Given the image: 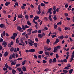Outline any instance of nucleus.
Wrapping results in <instances>:
<instances>
[{
	"label": "nucleus",
	"mask_w": 74,
	"mask_h": 74,
	"mask_svg": "<svg viewBox=\"0 0 74 74\" xmlns=\"http://www.w3.org/2000/svg\"><path fill=\"white\" fill-rule=\"evenodd\" d=\"M28 42H29V44L30 45V46H33L34 44H33L34 43V41H32L30 39H29L28 40Z\"/></svg>",
	"instance_id": "1"
},
{
	"label": "nucleus",
	"mask_w": 74,
	"mask_h": 74,
	"mask_svg": "<svg viewBox=\"0 0 74 74\" xmlns=\"http://www.w3.org/2000/svg\"><path fill=\"white\" fill-rule=\"evenodd\" d=\"M17 36V34L16 33H14L13 34V36L11 37L10 38L11 39H13V40H15V37Z\"/></svg>",
	"instance_id": "2"
},
{
	"label": "nucleus",
	"mask_w": 74,
	"mask_h": 74,
	"mask_svg": "<svg viewBox=\"0 0 74 74\" xmlns=\"http://www.w3.org/2000/svg\"><path fill=\"white\" fill-rule=\"evenodd\" d=\"M7 43L5 41H3L2 43V45H4V47H7Z\"/></svg>",
	"instance_id": "3"
},
{
	"label": "nucleus",
	"mask_w": 74,
	"mask_h": 74,
	"mask_svg": "<svg viewBox=\"0 0 74 74\" xmlns=\"http://www.w3.org/2000/svg\"><path fill=\"white\" fill-rule=\"evenodd\" d=\"M47 13H49L50 14H52V8L49 9Z\"/></svg>",
	"instance_id": "4"
},
{
	"label": "nucleus",
	"mask_w": 74,
	"mask_h": 74,
	"mask_svg": "<svg viewBox=\"0 0 74 74\" xmlns=\"http://www.w3.org/2000/svg\"><path fill=\"white\" fill-rule=\"evenodd\" d=\"M38 19H40L39 17H38V16H36L33 19H34V20H37Z\"/></svg>",
	"instance_id": "5"
},
{
	"label": "nucleus",
	"mask_w": 74,
	"mask_h": 74,
	"mask_svg": "<svg viewBox=\"0 0 74 74\" xmlns=\"http://www.w3.org/2000/svg\"><path fill=\"white\" fill-rule=\"evenodd\" d=\"M60 41V40H59V39L58 38L56 39V41L55 42V44H57V43H58Z\"/></svg>",
	"instance_id": "6"
},
{
	"label": "nucleus",
	"mask_w": 74,
	"mask_h": 74,
	"mask_svg": "<svg viewBox=\"0 0 74 74\" xmlns=\"http://www.w3.org/2000/svg\"><path fill=\"white\" fill-rule=\"evenodd\" d=\"M23 15L22 14H19L18 15L17 17L18 18H22Z\"/></svg>",
	"instance_id": "7"
},
{
	"label": "nucleus",
	"mask_w": 74,
	"mask_h": 74,
	"mask_svg": "<svg viewBox=\"0 0 74 74\" xmlns=\"http://www.w3.org/2000/svg\"><path fill=\"white\" fill-rule=\"evenodd\" d=\"M35 51H36V50L35 49H31L29 50V52H35Z\"/></svg>",
	"instance_id": "8"
},
{
	"label": "nucleus",
	"mask_w": 74,
	"mask_h": 74,
	"mask_svg": "<svg viewBox=\"0 0 74 74\" xmlns=\"http://www.w3.org/2000/svg\"><path fill=\"white\" fill-rule=\"evenodd\" d=\"M8 52H7V51H6L4 53V56L5 57H7L8 55Z\"/></svg>",
	"instance_id": "9"
},
{
	"label": "nucleus",
	"mask_w": 74,
	"mask_h": 74,
	"mask_svg": "<svg viewBox=\"0 0 74 74\" xmlns=\"http://www.w3.org/2000/svg\"><path fill=\"white\" fill-rule=\"evenodd\" d=\"M58 52V49H57V47H56L54 48L53 52Z\"/></svg>",
	"instance_id": "10"
},
{
	"label": "nucleus",
	"mask_w": 74,
	"mask_h": 74,
	"mask_svg": "<svg viewBox=\"0 0 74 74\" xmlns=\"http://www.w3.org/2000/svg\"><path fill=\"white\" fill-rule=\"evenodd\" d=\"M0 26L1 28H3V27H4L5 26V25L3 24H1L0 25Z\"/></svg>",
	"instance_id": "11"
},
{
	"label": "nucleus",
	"mask_w": 74,
	"mask_h": 74,
	"mask_svg": "<svg viewBox=\"0 0 74 74\" xmlns=\"http://www.w3.org/2000/svg\"><path fill=\"white\" fill-rule=\"evenodd\" d=\"M5 4L6 6H8V5H10V2L7 1Z\"/></svg>",
	"instance_id": "12"
},
{
	"label": "nucleus",
	"mask_w": 74,
	"mask_h": 74,
	"mask_svg": "<svg viewBox=\"0 0 74 74\" xmlns=\"http://www.w3.org/2000/svg\"><path fill=\"white\" fill-rule=\"evenodd\" d=\"M38 37L39 38H42L41 34H38Z\"/></svg>",
	"instance_id": "13"
},
{
	"label": "nucleus",
	"mask_w": 74,
	"mask_h": 74,
	"mask_svg": "<svg viewBox=\"0 0 74 74\" xmlns=\"http://www.w3.org/2000/svg\"><path fill=\"white\" fill-rule=\"evenodd\" d=\"M27 24L29 26H30V25H32V23L30 22V21H28L27 22Z\"/></svg>",
	"instance_id": "14"
},
{
	"label": "nucleus",
	"mask_w": 74,
	"mask_h": 74,
	"mask_svg": "<svg viewBox=\"0 0 74 74\" xmlns=\"http://www.w3.org/2000/svg\"><path fill=\"white\" fill-rule=\"evenodd\" d=\"M52 62L53 63H55L56 62V58H54L53 59V61Z\"/></svg>",
	"instance_id": "15"
},
{
	"label": "nucleus",
	"mask_w": 74,
	"mask_h": 74,
	"mask_svg": "<svg viewBox=\"0 0 74 74\" xmlns=\"http://www.w3.org/2000/svg\"><path fill=\"white\" fill-rule=\"evenodd\" d=\"M45 55H48L49 56L50 55H49V52L47 51L45 53Z\"/></svg>",
	"instance_id": "16"
},
{
	"label": "nucleus",
	"mask_w": 74,
	"mask_h": 74,
	"mask_svg": "<svg viewBox=\"0 0 74 74\" xmlns=\"http://www.w3.org/2000/svg\"><path fill=\"white\" fill-rule=\"evenodd\" d=\"M53 19L54 21H56V19H57V17H56V15H53Z\"/></svg>",
	"instance_id": "17"
},
{
	"label": "nucleus",
	"mask_w": 74,
	"mask_h": 74,
	"mask_svg": "<svg viewBox=\"0 0 74 74\" xmlns=\"http://www.w3.org/2000/svg\"><path fill=\"white\" fill-rule=\"evenodd\" d=\"M73 70L72 69L68 70V71H69V74H71V73H72L73 71Z\"/></svg>",
	"instance_id": "18"
},
{
	"label": "nucleus",
	"mask_w": 74,
	"mask_h": 74,
	"mask_svg": "<svg viewBox=\"0 0 74 74\" xmlns=\"http://www.w3.org/2000/svg\"><path fill=\"white\" fill-rule=\"evenodd\" d=\"M22 70L24 71H26V67L25 66H23L22 68Z\"/></svg>",
	"instance_id": "19"
},
{
	"label": "nucleus",
	"mask_w": 74,
	"mask_h": 74,
	"mask_svg": "<svg viewBox=\"0 0 74 74\" xmlns=\"http://www.w3.org/2000/svg\"><path fill=\"white\" fill-rule=\"evenodd\" d=\"M18 30H19V31H21V30H22V28L20 26H18L17 27Z\"/></svg>",
	"instance_id": "20"
},
{
	"label": "nucleus",
	"mask_w": 74,
	"mask_h": 74,
	"mask_svg": "<svg viewBox=\"0 0 74 74\" xmlns=\"http://www.w3.org/2000/svg\"><path fill=\"white\" fill-rule=\"evenodd\" d=\"M16 71L14 69H13L12 70V73L13 74H15L16 73Z\"/></svg>",
	"instance_id": "21"
},
{
	"label": "nucleus",
	"mask_w": 74,
	"mask_h": 74,
	"mask_svg": "<svg viewBox=\"0 0 74 74\" xmlns=\"http://www.w3.org/2000/svg\"><path fill=\"white\" fill-rule=\"evenodd\" d=\"M32 29L29 28L27 30V32H31V31H32Z\"/></svg>",
	"instance_id": "22"
},
{
	"label": "nucleus",
	"mask_w": 74,
	"mask_h": 74,
	"mask_svg": "<svg viewBox=\"0 0 74 74\" xmlns=\"http://www.w3.org/2000/svg\"><path fill=\"white\" fill-rule=\"evenodd\" d=\"M26 60H24L22 62V65H24L25 63H26Z\"/></svg>",
	"instance_id": "23"
},
{
	"label": "nucleus",
	"mask_w": 74,
	"mask_h": 74,
	"mask_svg": "<svg viewBox=\"0 0 74 74\" xmlns=\"http://www.w3.org/2000/svg\"><path fill=\"white\" fill-rule=\"evenodd\" d=\"M22 29L24 30H25V29H26V28H25V26H24L23 25H22Z\"/></svg>",
	"instance_id": "24"
},
{
	"label": "nucleus",
	"mask_w": 74,
	"mask_h": 74,
	"mask_svg": "<svg viewBox=\"0 0 74 74\" xmlns=\"http://www.w3.org/2000/svg\"><path fill=\"white\" fill-rule=\"evenodd\" d=\"M44 19L45 21H46V22L48 21V18H47V17H45L44 18Z\"/></svg>",
	"instance_id": "25"
},
{
	"label": "nucleus",
	"mask_w": 74,
	"mask_h": 74,
	"mask_svg": "<svg viewBox=\"0 0 74 74\" xmlns=\"http://www.w3.org/2000/svg\"><path fill=\"white\" fill-rule=\"evenodd\" d=\"M54 27L55 29H56V28H58V25H57L54 24Z\"/></svg>",
	"instance_id": "26"
},
{
	"label": "nucleus",
	"mask_w": 74,
	"mask_h": 74,
	"mask_svg": "<svg viewBox=\"0 0 74 74\" xmlns=\"http://www.w3.org/2000/svg\"><path fill=\"white\" fill-rule=\"evenodd\" d=\"M64 38V37H63V36H60V37H58V38H60V39L61 40H63Z\"/></svg>",
	"instance_id": "27"
},
{
	"label": "nucleus",
	"mask_w": 74,
	"mask_h": 74,
	"mask_svg": "<svg viewBox=\"0 0 74 74\" xmlns=\"http://www.w3.org/2000/svg\"><path fill=\"white\" fill-rule=\"evenodd\" d=\"M49 42H50V40L49 39H47V43L48 44H49Z\"/></svg>",
	"instance_id": "28"
},
{
	"label": "nucleus",
	"mask_w": 74,
	"mask_h": 74,
	"mask_svg": "<svg viewBox=\"0 0 74 74\" xmlns=\"http://www.w3.org/2000/svg\"><path fill=\"white\" fill-rule=\"evenodd\" d=\"M21 66V64H16V68L17 67H19Z\"/></svg>",
	"instance_id": "29"
},
{
	"label": "nucleus",
	"mask_w": 74,
	"mask_h": 74,
	"mask_svg": "<svg viewBox=\"0 0 74 74\" xmlns=\"http://www.w3.org/2000/svg\"><path fill=\"white\" fill-rule=\"evenodd\" d=\"M63 71L64 73H65V74H66L67 73H68V72H69V71H67V70H63Z\"/></svg>",
	"instance_id": "30"
},
{
	"label": "nucleus",
	"mask_w": 74,
	"mask_h": 74,
	"mask_svg": "<svg viewBox=\"0 0 74 74\" xmlns=\"http://www.w3.org/2000/svg\"><path fill=\"white\" fill-rule=\"evenodd\" d=\"M33 45L35 46V47H37L38 45L37 43H34Z\"/></svg>",
	"instance_id": "31"
},
{
	"label": "nucleus",
	"mask_w": 74,
	"mask_h": 74,
	"mask_svg": "<svg viewBox=\"0 0 74 74\" xmlns=\"http://www.w3.org/2000/svg\"><path fill=\"white\" fill-rule=\"evenodd\" d=\"M11 66L13 65H15L16 64V63H14V62H12L11 64Z\"/></svg>",
	"instance_id": "32"
},
{
	"label": "nucleus",
	"mask_w": 74,
	"mask_h": 74,
	"mask_svg": "<svg viewBox=\"0 0 74 74\" xmlns=\"http://www.w3.org/2000/svg\"><path fill=\"white\" fill-rule=\"evenodd\" d=\"M25 18L27 19H27H28V18H29V16H28L27 15H25Z\"/></svg>",
	"instance_id": "33"
},
{
	"label": "nucleus",
	"mask_w": 74,
	"mask_h": 74,
	"mask_svg": "<svg viewBox=\"0 0 74 74\" xmlns=\"http://www.w3.org/2000/svg\"><path fill=\"white\" fill-rule=\"evenodd\" d=\"M39 11H38V12L37 13V14H41V9H38Z\"/></svg>",
	"instance_id": "34"
},
{
	"label": "nucleus",
	"mask_w": 74,
	"mask_h": 74,
	"mask_svg": "<svg viewBox=\"0 0 74 74\" xmlns=\"http://www.w3.org/2000/svg\"><path fill=\"white\" fill-rule=\"evenodd\" d=\"M17 70L19 71V72H21V69L20 68H17Z\"/></svg>",
	"instance_id": "35"
},
{
	"label": "nucleus",
	"mask_w": 74,
	"mask_h": 74,
	"mask_svg": "<svg viewBox=\"0 0 74 74\" xmlns=\"http://www.w3.org/2000/svg\"><path fill=\"white\" fill-rule=\"evenodd\" d=\"M18 38H17V39H16V43H17V44H18V43H19V40H18Z\"/></svg>",
	"instance_id": "36"
},
{
	"label": "nucleus",
	"mask_w": 74,
	"mask_h": 74,
	"mask_svg": "<svg viewBox=\"0 0 74 74\" xmlns=\"http://www.w3.org/2000/svg\"><path fill=\"white\" fill-rule=\"evenodd\" d=\"M37 30H35V31H33L32 32V33H37Z\"/></svg>",
	"instance_id": "37"
},
{
	"label": "nucleus",
	"mask_w": 74,
	"mask_h": 74,
	"mask_svg": "<svg viewBox=\"0 0 74 74\" xmlns=\"http://www.w3.org/2000/svg\"><path fill=\"white\" fill-rule=\"evenodd\" d=\"M58 30H59V32H61L62 31V29L60 27H59L58 28Z\"/></svg>",
	"instance_id": "38"
},
{
	"label": "nucleus",
	"mask_w": 74,
	"mask_h": 74,
	"mask_svg": "<svg viewBox=\"0 0 74 74\" xmlns=\"http://www.w3.org/2000/svg\"><path fill=\"white\" fill-rule=\"evenodd\" d=\"M41 5L42 7H44V6H45V5L43 3H41Z\"/></svg>",
	"instance_id": "39"
},
{
	"label": "nucleus",
	"mask_w": 74,
	"mask_h": 74,
	"mask_svg": "<svg viewBox=\"0 0 74 74\" xmlns=\"http://www.w3.org/2000/svg\"><path fill=\"white\" fill-rule=\"evenodd\" d=\"M2 35L3 36H5V31H4L3 33H2Z\"/></svg>",
	"instance_id": "40"
},
{
	"label": "nucleus",
	"mask_w": 74,
	"mask_h": 74,
	"mask_svg": "<svg viewBox=\"0 0 74 74\" xmlns=\"http://www.w3.org/2000/svg\"><path fill=\"white\" fill-rule=\"evenodd\" d=\"M64 15L66 17L68 16V15H69V14H68V13H65L64 14Z\"/></svg>",
	"instance_id": "41"
},
{
	"label": "nucleus",
	"mask_w": 74,
	"mask_h": 74,
	"mask_svg": "<svg viewBox=\"0 0 74 74\" xmlns=\"http://www.w3.org/2000/svg\"><path fill=\"white\" fill-rule=\"evenodd\" d=\"M5 67H6V68H8V65L7 64V63H6L5 64Z\"/></svg>",
	"instance_id": "42"
},
{
	"label": "nucleus",
	"mask_w": 74,
	"mask_h": 74,
	"mask_svg": "<svg viewBox=\"0 0 74 74\" xmlns=\"http://www.w3.org/2000/svg\"><path fill=\"white\" fill-rule=\"evenodd\" d=\"M14 48L12 47V48H11V49L10 50V51L11 52H13V51H14Z\"/></svg>",
	"instance_id": "43"
},
{
	"label": "nucleus",
	"mask_w": 74,
	"mask_h": 74,
	"mask_svg": "<svg viewBox=\"0 0 74 74\" xmlns=\"http://www.w3.org/2000/svg\"><path fill=\"white\" fill-rule=\"evenodd\" d=\"M49 70V69L47 68L46 69H45L44 71H48Z\"/></svg>",
	"instance_id": "44"
},
{
	"label": "nucleus",
	"mask_w": 74,
	"mask_h": 74,
	"mask_svg": "<svg viewBox=\"0 0 74 74\" xmlns=\"http://www.w3.org/2000/svg\"><path fill=\"white\" fill-rule=\"evenodd\" d=\"M33 22L34 23H35V24H36V25H37V22L35 21V20L33 19Z\"/></svg>",
	"instance_id": "45"
},
{
	"label": "nucleus",
	"mask_w": 74,
	"mask_h": 74,
	"mask_svg": "<svg viewBox=\"0 0 74 74\" xmlns=\"http://www.w3.org/2000/svg\"><path fill=\"white\" fill-rule=\"evenodd\" d=\"M64 69L65 70H69V68L68 67V66H66L65 67V68H64Z\"/></svg>",
	"instance_id": "46"
},
{
	"label": "nucleus",
	"mask_w": 74,
	"mask_h": 74,
	"mask_svg": "<svg viewBox=\"0 0 74 74\" xmlns=\"http://www.w3.org/2000/svg\"><path fill=\"white\" fill-rule=\"evenodd\" d=\"M30 7H31V8H33L34 7V5H33V4H31L30 5Z\"/></svg>",
	"instance_id": "47"
},
{
	"label": "nucleus",
	"mask_w": 74,
	"mask_h": 74,
	"mask_svg": "<svg viewBox=\"0 0 74 74\" xmlns=\"http://www.w3.org/2000/svg\"><path fill=\"white\" fill-rule=\"evenodd\" d=\"M3 39H2V38H0V42H3Z\"/></svg>",
	"instance_id": "48"
},
{
	"label": "nucleus",
	"mask_w": 74,
	"mask_h": 74,
	"mask_svg": "<svg viewBox=\"0 0 74 74\" xmlns=\"http://www.w3.org/2000/svg\"><path fill=\"white\" fill-rule=\"evenodd\" d=\"M53 13L54 15H55V14H56V10H53Z\"/></svg>",
	"instance_id": "49"
},
{
	"label": "nucleus",
	"mask_w": 74,
	"mask_h": 74,
	"mask_svg": "<svg viewBox=\"0 0 74 74\" xmlns=\"http://www.w3.org/2000/svg\"><path fill=\"white\" fill-rule=\"evenodd\" d=\"M25 29H28L29 27V26H27V25H25Z\"/></svg>",
	"instance_id": "50"
},
{
	"label": "nucleus",
	"mask_w": 74,
	"mask_h": 74,
	"mask_svg": "<svg viewBox=\"0 0 74 74\" xmlns=\"http://www.w3.org/2000/svg\"><path fill=\"white\" fill-rule=\"evenodd\" d=\"M31 33L32 32H29L27 34L28 35V36H30V34H31Z\"/></svg>",
	"instance_id": "51"
},
{
	"label": "nucleus",
	"mask_w": 74,
	"mask_h": 74,
	"mask_svg": "<svg viewBox=\"0 0 74 74\" xmlns=\"http://www.w3.org/2000/svg\"><path fill=\"white\" fill-rule=\"evenodd\" d=\"M65 8H66L68 7V4H67V3H66L65 4Z\"/></svg>",
	"instance_id": "52"
},
{
	"label": "nucleus",
	"mask_w": 74,
	"mask_h": 74,
	"mask_svg": "<svg viewBox=\"0 0 74 74\" xmlns=\"http://www.w3.org/2000/svg\"><path fill=\"white\" fill-rule=\"evenodd\" d=\"M60 9V8H57L56 9V11L57 12H59V9Z\"/></svg>",
	"instance_id": "53"
},
{
	"label": "nucleus",
	"mask_w": 74,
	"mask_h": 74,
	"mask_svg": "<svg viewBox=\"0 0 74 74\" xmlns=\"http://www.w3.org/2000/svg\"><path fill=\"white\" fill-rule=\"evenodd\" d=\"M43 51H39V54H42V53H43Z\"/></svg>",
	"instance_id": "54"
},
{
	"label": "nucleus",
	"mask_w": 74,
	"mask_h": 74,
	"mask_svg": "<svg viewBox=\"0 0 74 74\" xmlns=\"http://www.w3.org/2000/svg\"><path fill=\"white\" fill-rule=\"evenodd\" d=\"M56 58H57V59H58V58H59V55L58 54H56Z\"/></svg>",
	"instance_id": "55"
},
{
	"label": "nucleus",
	"mask_w": 74,
	"mask_h": 74,
	"mask_svg": "<svg viewBox=\"0 0 74 74\" xmlns=\"http://www.w3.org/2000/svg\"><path fill=\"white\" fill-rule=\"evenodd\" d=\"M21 44H23V40H22V38H21Z\"/></svg>",
	"instance_id": "56"
},
{
	"label": "nucleus",
	"mask_w": 74,
	"mask_h": 74,
	"mask_svg": "<svg viewBox=\"0 0 74 74\" xmlns=\"http://www.w3.org/2000/svg\"><path fill=\"white\" fill-rule=\"evenodd\" d=\"M53 10L54 11L56 10V6H53Z\"/></svg>",
	"instance_id": "57"
},
{
	"label": "nucleus",
	"mask_w": 74,
	"mask_h": 74,
	"mask_svg": "<svg viewBox=\"0 0 74 74\" xmlns=\"http://www.w3.org/2000/svg\"><path fill=\"white\" fill-rule=\"evenodd\" d=\"M67 66L68 67H71V65L70 64H68L67 65Z\"/></svg>",
	"instance_id": "58"
},
{
	"label": "nucleus",
	"mask_w": 74,
	"mask_h": 74,
	"mask_svg": "<svg viewBox=\"0 0 74 74\" xmlns=\"http://www.w3.org/2000/svg\"><path fill=\"white\" fill-rule=\"evenodd\" d=\"M47 47H44V49L45 52H47Z\"/></svg>",
	"instance_id": "59"
},
{
	"label": "nucleus",
	"mask_w": 74,
	"mask_h": 74,
	"mask_svg": "<svg viewBox=\"0 0 74 74\" xmlns=\"http://www.w3.org/2000/svg\"><path fill=\"white\" fill-rule=\"evenodd\" d=\"M64 62L65 63H67V60L66 59H64L63 60Z\"/></svg>",
	"instance_id": "60"
},
{
	"label": "nucleus",
	"mask_w": 74,
	"mask_h": 74,
	"mask_svg": "<svg viewBox=\"0 0 74 74\" xmlns=\"http://www.w3.org/2000/svg\"><path fill=\"white\" fill-rule=\"evenodd\" d=\"M55 37H56V35H53L52 36V38H54Z\"/></svg>",
	"instance_id": "61"
},
{
	"label": "nucleus",
	"mask_w": 74,
	"mask_h": 74,
	"mask_svg": "<svg viewBox=\"0 0 74 74\" xmlns=\"http://www.w3.org/2000/svg\"><path fill=\"white\" fill-rule=\"evenodd\" d=\"M35 40L36 41V42H38V38H35Z\"/></svg>",
	"instance_id": "62"
},
{
	"label": "nucleus",
	"mask_w": 74,
	"mask_h": 74,
	"mask_svg": "<svg viewBox=\"0 0 74 74\" xmlns=\"http://www.w3.org/2000/svg\"><path fill=\"white\" fill-rule=\"evenodd\" d=\"M38 33H41V30H38Z\"/></svg>",
	"instance_id": "63"
},
{
	"label": "nucleus",
	"mask_w": 74,
	"mask_h": 74,
	"mask_svg": "<svg viewBox=\"0 0 74 74\" xmlns=\"http://www.w3.org/2000/svg\"><path fill=\"white\" fill-rule=\"evenodd\" d=\"M42 37H44V36H45V34H44V33H43L42 34Z\"/></svg>",
	"instance_id": "64"
}]
</instances>
